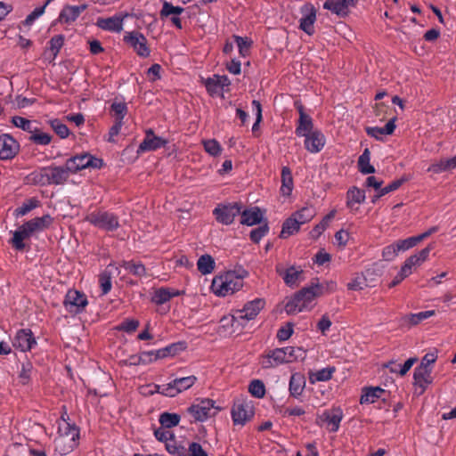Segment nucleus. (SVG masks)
Masks as SVG:
<instances>
[{
	"instance_id": "1",
	"label": "nucleus",
	"mask_w": 456,
	"mask_h": 456,
	"mask_svg": "<svg viewBox=\"0 0 456 456\" xmlns=\"http://www.w3.org/2000/svg\"><path fill=\"white\" fill-rule=\"evenodd\" d=\"M324 287L319 282H313L311 286L299 290L285 305V311L288 314L310 310L314 305L316 297L323 294Z\"/></svg>"
},
{
	"instance_id": "2",
	"label": "nucleus",
	"mask_w": 456,
	"mask_h": 456,
	"mask_svg": "<svg viewBox=\"0 0 456 456\" xmlns=\"http://www.w3.org/2000/svg\"><path fill=\"white\" fill-rule=\"evenodd\" d=\"M80 430L76 424L69 421L59 422L58 436L54 439V449L61 455L72 452L77 445Z\"/></svg>"
},
{
	"instance_id": "3",
	"label": "nucleus",
	"mask_w": 456,
	"mask_h": 456,
	"mask_svg": "<svg viewBox=\"0 0 456 456\" xmlns=\"http://www.w3.org/2000/svg\"><path fill=\"white\" fill-rule=\"evenodd\" d=\"M211 287L216 295L225 297L239 291L243 287V280L230 272L214 278Z\"/></svg>"
},
{
	"instance_id": "4",
	"label": "nucleus",
	"mask_w": 456,
	"mask_h": 456,
	"mask_svg": "<svg viewBox=\"0 0 456 456\" xmlns=\"http://www.w3.org/2000/svg\"><path fill=\"white\" fill-rule=\"evenodd\" d=\"M86 221L106 232H114L120 226L118 216L116 214L102 209L88 214Z\"/></svg>"
},
{
	"instance_id": "5",
	"label": "nucleus",
	"mask_w": 456,
	"mask_h": 456,
	"mask_svg": "<svg viewBox=\"0 0 456 456\" xmlns=\"http://www.w3.org/2000/svg\"><path fill=\"white\" fill-rule=\"evenodd\" d=\"M65 164L67 165V169L70 171L71 174H77L88 167L100 169L103 166V160L89 153H83L68 159Z\"/></svg>"
},
{
	"instance_id": "6",
	"label": "nucleus",
	"mask_w": 456,
	"mask_h": 456,
	"mask_svg": "<svg viewBox=\"0 0 456 456\" xmlns=\"http://www.w3.org/2000/svg\"><path fill=\"white\" fill-rule=\"evenodd\" d=\"M242 204L232 202L228 204H218L213 210L216 221L224 225L233 223L235 217L240 214Z\"/></svg>"
},
{
	"instance_id": "7",
	"label": "nucleus",
	"mask_w": 456,
	"mask_h": 456,
	"mask_svg": "<svg viewBox=\"0 0 456 456\" xmlns=\"http://www.w3.org/2000/svg\"><path fill=\"white\" fill-rule=\"evenodd\" d=\"M123 41L131 46L138 56L147 58L151 54L147 38L139 31L134 30L126 32Z\"/></svg>"
},
{
	"instance_id": "8",
	"label": "nucleus",
	"mask_w": 456,
	"mask_h": 456,
	"mask_svg": "<svg viewBox=\"0 0 456 456\" xmlns=\"http://www.w3.org/2000/svg\"><path fill=\"white\" fill-rule=\"evenodd\" d=\"M294 106L299 114L295 134L298 137H305L315 130L314 129V120L310 115L305 113V107L300 101H296Z\"/></svg>"
},
{
	"instance_id": "9",
	"label": "nucleus",
	"mask_w": 456,
	"mask_h": 456,
	"mask_svg": "<svg viewBox=\"0 0 456 456\" xmlns=\"http://www.w3.org/2000/svg\"><path fill=\"white\" fill-rule=\"evenodd\" d=\"M219 408L215 406V401L211 399H203L197 403H193L188 408V412L193 417L195 421H205L211 416V411Z\"/></svg>"
},
{
	"instance_id": "10",
	"label": "nucleus",
	"mask_w": 456,
	"mask_h": 456,
	"mask_svg": "<svg viewBox=\"0 0 456 456\" xmlns=\"http://www.w3.org/2000/svg\"><path fill=\"white\" fill-rule=\"evenodd\" d=\"M64 305L70 313H80L87 305L86 296L78 290L69 289L64 299Z\"/></svg>"
},
{
	"instance_id": "11",
	"label": "nucleus",
	"mask_w": 456,
	"mask_h": 456,
	"mask_svg": "<svg viewBox=\"0 0 456 456\" xmlns=\"http://www.w3.org/2000/svg\"><path fill=\"white\" fill-rule=\"evenodd\" d=\"M167 141L160 136H157L153 130L149 128L145 131V137L137 149V153H144L147 151H154L165 147Z\"/></svg>"
},
{
	"instance_id": "12",
	"label": "nucleus",
	"mask_w": 456,
	"mask_h": 456,
	"mask_svg": "<svg viewBox=\"0 0 456 456\" xmlns=\"http://www.w3.org/2000/svg\"><path fill=\"white\" fill-rule=\"evenodd\" d=\"M433 246L430 244L425 248L421 249L419 253L414 254L408 257L403 265L401 267L400 273L404 277H408L412 273V268L415 266H419L422 263H424L428 256L430 251L432 250Z\"/></svg>"
},
{
	"instance_id": "13",
	"label": "nucleus",
	"mask_w": 456,
	"mask_h": 456,
	"mask_svg": "<svg viewBox=\"0 0 456 456\" xmlns=\"http://www.w3.org/2000/svg\"><path fill=\"white\" fill-rule=\"evenodd\" d=\"M275 271L283 279L285 284L292 288L298 286L303 274V270L300 267L291 265L285 268L282 264L276 265Z\"/></svg>"
},
{
	"instance_id": "14",
	"label": "nucleus",
	"mask_w": 456,
	"mask_h": 456,
	"mask_svg": "<svg viewBox=\"0 0 456 456\" xmlns=\"http://www.w3.org/2000/svg\"><path fill=\"white\" fill-rule=\"evenodd\" d=\"M36 345V338L29 329L19 330L12 340V346L21 352L30 351Z\"/></svg>"
},
{
	"instance_id": "15",
	"label": "nucleus",
	"mask_w": 456,
	"mask_h": 456,
	"mask_svg": "<svg viewBox=\"0 0 456 456\" xmlns=\"http://www.w3.org/2000/svg\"><path fill=\"white\" fill-rule=\"evenodd\" d=\"M343 418V411L339 407L325 410L322 414L319 416V419L326 423L327 429L333 433L339 429L340 422Z\"/></svg>"
},
{
	"instance_id": "16",
	"label": "nucleus",
	"mask_w": 456,
	"mask_h": 456,
	"mask_svg": "<svg viewBox=\"0 0 456 456\" xmlns=\"http://www.w3.org/2000/svg\"><path fill=\"white\" fill-rule=\"evenodd\" d=\"M20 145L17 141L9 134L0 136V159L3 160L13 159L19 152Z\"/></svg>"
},
{
	"instance_id": "17",
	"label": "nucleus",
	"mask_w": 456,
	"mask_h": 456,
	"mask_svg": "<svg viewBox=\"0 0 456 456\" xmlns=\"http://www.w3.org/2000/svg\"><path fill=\"white\" fill-rule=\"evenodd\" d=\"M70 174L71 172L67 169L66 164L64 166H47L48 185L64 184Z\"/></svg>"
},
{
	"instance_id": "18",
	"label": "nucleus",
	"mask_w": 456,
	"mask_h": 456,
	"mask_svg": "<svg viewBox=\"0 0 456 456\" xmlns=\"http://www.w3.org/2000/svg\"><path fill=\"white\" fill-rule=\"evenodd\" d=\"M231 414L235 425H244L250 419L254 412L248 403L238 402L233 404Z\"/></svg>"
},
{
	"instance_id": "19",
	"label": "nucleus",
	"mask_w": 456,
	"mask_h": 456,
	"mask_svg": "<svg viewBox=\"0 0 456 456\" xmlns=\"http://www.w3.org/2000/svg\"><path fill=\"white\" fill-rule=\"evenodd\" d=\"M326 137L323 133L315 129L311 134L305 136V148L311 153L320 152L325 146Z\"/></svg>"
},
{
	"instance_id": "20",
	"label": "nucleus",
	"mask_w": 456,
	"mask_h": 456,
	"mask_svg": "<svg viewBox=\"0 0 456 456\" xmlns=\"http://www.w3.org/2000/svg\"><path fill=\"white\" fill-rule=\"evenodd\" d=\"M53 222V218L49 214H46L41 217H35L25 222L22 226L32 236L36 232H40L49 228Z\"/></svg>"
},
{
	"instance_id": "21",
	"label": "nucleus",
	"mask_w": 456,
	"mask_h": 456,
	"mask_svg": "<svg viewBox=\"0 0 456 456\" xmlns=\"http://www.w3.org/2000/svg\"><path fill=\"white\" fill-rule=\"evenodd\" d=\"M303 16L299 20V28L307 35L314 33V22L316 20V11L311 4L302 7Z\"/></svg>"
},
{
	"instance_id": "22",
	"label": "nucleus",
	"mask_w": 456,
	"mask_h": 456,
	"mask_svg": "<svg viewBox=\"0 0 456 456\" xmlns=\"http://www.w3.org/2000/svg\"><path fill=\"white\" fill-rule=\"evenodd\" d=\"M265 300L261 298H256L250 302H248L243 309L237 313L236 319L250 321L256 318L259 312L265 306Z\"/></svg>"
},
{
	"instance_id": "23",
	"label": "nucleus",
	"mask_w": 456,
	"mask_h": 456,
	"mask_svg": "<svg viewBox=\"0 0 456 456\" xmlns=\"http://www.w3.org/2000/svg\"><path fill=\"white\" fill-rule=\"evenodd\" d=\"M186 342L180 341L167 346L157 351L144 352L142 356L155 355V359H162L167 356H175L186 349Z\"/></svg>"
},
{
	"instance_id": "24",
	"label": "nucleus",
	"mask_w": 456,
	"mask_h": 456,
	"mask_svg": "<svg viewBox=\"0 0 456 456\" xmlns=\"http://www.w3.org/2000/svg\"><path fill=\"white\" fill-rule=\"evenodd\" d=\"M48 175H47V166L46 167H41L28 175H27L23 182L25 184L28 185H34V186H48Z\"/></svg>"
},
{
	"instance_id": "25",
	"label": "nucleus",
	"mask_w": 456,
	"mask_h": 456,
	"mask_svg": "<svg viewBox=\"0 0 456 456\" xmlns=\"http://www.w3.org/2000/svg\"><path fill=\"white\" fill-rule=\"evenodd\" d=\"M231 85V81L227 76H220L214 75L211 77H208L205 81V86L208 93L210 95H215L222 91L224 87H227Z\"/></svg>"
},
{
	"instance_id": "26",
	"label": "nucleus",
	"mask_w": 456,
	"mask_h": 456,
	"mask_svg": "<svg viewBox=\"0 0 456 456\" xmlns=\"http://www.w3.org/2000/svg\"><path fill=\"white\" fill-rule=\"evenodd\" d=\"M183 293H184V291H183V290H178V289H170V288H167V287H161V288L157 289L154 291V293L151 297V302L158 305H163V304L168 302L171 298L179 297V296L183 295Z\"/></svg>"
},
{
	"instance_id": "27",
	"label": "nucleus",
	"mask_w": 456,
	"mask_h": 456,
	"mask_svg": "<svg viewBox=\"0 0 456 456\" xmlns=\"http://www.w3.org/2000/svg\"><path fill=\"white\" fill-rule=\"evenodd\" d=\"M431 373L432 368H415L413 373L414 385L419 387L421 388V392H424L428 386L432 383L433 378Z\"/></svg>"
},
{
	"instance_id": "28",
	"label": "nucleus",
	"mask_w": 456,
	"mask_h": 456,
	"mask_svg": "<svg viewBox=\"0 0 456 456\" xmlns=\"http://www.w3.org/2000/svg\"><path fill=\"white\" fill-rule=\"evenodd\" d=\"M96 25L102 30L120 32L123 29V18L118 15L109 18H98Z\"/></svg>"
},
{
	"instance_id": "29",
	"label": "nucleus",
	"mask_w": 456,
	"mask_h": 456,
	"mask_svg": "<svg viewBox=\"0 0 456 456\" xmlns=\"http://www.w3.org/2000/svg\"><path fill=\"white\" fill-rule=\"evenodd\" d=\"M395 120L396 118H392L383 127L367 126L365 128L366 134L377 140H382L384 135L392 134L394 133L395 129Z\"/></svg>"
},
{
	"instance_id": "30",
	"label": "nucleus",
	"mask_w": 456,
	"mask_h": 456,
	"mask_svg": "<svg viewBox=\"0 0 456 456\" xmlns=\"http://www.w3.org/2000/svg\"><path fill=\"white\" fill-rule=\"evenodd\" d=\"M240 224L252 226L260 224L263 218L262 213L257 207L240 211Z\"/></svg>"
},
{
	"instance_id": "31",
	"label": "nucleus",
	"mask_w": 456,
	"mask_h": 456,
	"mask_svg": "<svg viewBox=\"0 0 456 456\" xmlns=\"http://www.w3.org/2000/svg\"><path fill=\"white\" fill-rule=\"evenodd\" d=\"M417 361L418 359L416 357H411L409 358L403 364H401L396 361L391 360L384 364V367L387 368L391 373L404 376Z\"/></svg>"
},
{
	"instance_id": "32",
	"label": "nucleus",
	"mask_w": 456,
	"mask_h": 456,
	"mask_svg": "<svg viewBox=\"0 0 456 456\" xmlns=\"http://www.w3.org/2000/svg\"><path fill=\"white\" fill-rule=\"evenodd\" d=\"M305 387V379L301 373H293L290 376L289 391L291 396L297 398L300 396Z\"/></svg>"
},
{
	"instance_id": "33",
	"label": "nucleus",
	"mask_w": 456,
	"mask_h": 456,
	"mask_svg": "<svg viewBox=\"0 0 456 456\" xmlns=\"http://www.w3.org/2000/svg\"><path fill=\"white\" fill-rule=\"evenodd\" d=\"M281 186L280 191L282 196L289 197L291 195L294 183L291 170L289 167H283L281 168Z\"/></svg>"
},
{
	"instance_id": "34",
	"label": "nucleus",
	"mask_w": 456,
	"mask_h": 456,
	"mask_svg": "<svg viewBox=\"0 0 456 456\" xmlns=\"http://www.w3.org/2000/svg\"><path fill=\"white\" fill-rule=\"evenodd\" d=\"M113 268L118 270V267H115L114 265L112 263H110L106 267V269L99 274V284H100V288L102 289V295H106L111 290V288H112V281H111L112 270L111 269H113Z\"/></svg>"
},
{
	"instance_id": "35",
	"label": "nucleus",
	"mask_w": 456,
	"mask_h": 456,
	"mask_svg": "<svg viewBox=\"0 0 456 456\" xmlns=\"http://www.w3.org/2000/svg\"><path fill=\"white\" fill-rule=\"evenodd\" d=\"M336 372V367L329 366L316 371H309V381L311 384L316 382H325L332 379L333 374Z\"/></svg>"
},
{
	"instance_id": "36",
	"label": "nucleus",
	"mask_w": 456,
	"mask_h": 456,
	"mask_svg": "<svg viewBox=\"0 0 456 456\" xmlns=\"http://www.w3.org/2000/svg\"><path fill=\"white\" fill-rule=\"evenodd\" d=\"M385 390L379 387H366L362 390V394L360 398L361 404H369L375 403L379 398L382 396Z\"/></svg>"
},
{
	"instance_id": "37",
	"label": "nucleus",
	"mask_w": 456,
	"mask_h": 456,
	"mask_svg": "<svg viewBox=\"0 0 456 456\" xmlns=\"http://www.w3.org/2000/svg\"><path fill=\"white\" fill-rule=\"evenodd\" d=\"M349 0H327L323 8L338 15L346 14Z\"/></svg>"
},
{
	"instance_id": "38",
	"label": "nucleus",
	"mask_w": 456,
	"mask_h": 456,
	"mask_svg": "<svg viewBox=\"0 0 456 456\" xmlns=\"http://www.w3.org/2000/svg\"><path fill=\"white\" fill-rule=\"evenodd\" d=\"M316 215V210L313 206H305L292 214L293 217L298 221L300 225L310 222Z\"/></svg>"
},
{
	"instance_id": "39",
	"label": "nucleus",
	"mask_w": 456,
	"mask_h": 456,
	"mask_svg": "<svg viewBox=\"0 0 456 456\" xmlns=\"http://www.w3.org/2000/svg\"><path fill=\"white\" fill-rule=\"evenodd\" d=\"M291 215L289 218H287L283 224L282 229L280 234V237L282 239H286L295 233H297L300 229V224H298V221H296Z\"/></svg>"
},
{
	"instance_id": "40",
	"label": "nucleus",
	"mask_w": 456,
	"mask_h": 456,
	"mask_svg": "<svg viewBox=\"0 0 456 456\" xmlns=\"http://www.w3.org/2000/svg\"><path fill=\"white\" fill-rule=\"evenodd\" d=\"M370 151L366 148L358 159V169L363 175L375 173V168L370 163Z\"/></svg>"
},
{
	"instance_id": "41",
	"label": "nucleus",
	"mask_w": 456,
	"mask_h": 456,
	"mask_svg": "<svg viewBox=\"0 0 456 456\" xmlns=\"http://www.w3.org/2000/svg\"><path fill=\"white\" fill-rule=\"evenodd\" d=\"M36 132H32L28 137L29 142L37 145L45 146L51 143L53 136L45 133L38 126L35 127Z\"/></svg>"
},
{
	"instance_id": "42",
	"label": "nucleus",
	"mask_w": 456,
	"mask_h": 456,
	"mask_svg": "<svg viewBox=\"0 0 456 456\" xmlns=\"http://www.w3.org/2000/svg\"><path fill=\"white\" fill-rule=\"evenodd\" d=\"M29 237L30 235L28 233V232L23 228L22 225H20L18 230L13 232V236L10 240V243L16 250L22 251L25 248V243L23 240Z\"/></svg>"
},
{
	"instance_id": "43",
	"label": "nucleus",
	"mask_w": 456,
	"mask_h": 456,
	"mask_svg": "<svg viewBox=\"0 0 456 456\" xmlns=\"http://www.w3.org/2000/svg\"><path fill=\"white\" fill-rule=\"evenodd\" d=\"M120 266L136 277H142L146 275V268L141 262H135L134 260H124L120 264Z\"/></svg>"
},
{
	"instance_id": "44",
	"label": "nucleus",
	"mask_w": 456,
	"mask_h": 456,
	"mask_svg": "<svg viewBox=\"0 0 456 456\" xmlns=\"http://www.w3.org/2000/svg\"><path fill=\"white\" fill-rule=\"evenodd\" d=\"M84 7L67 6L60 13V20L66 23H70L77 19Z\"/></svg>"
},
{
	"instance_id": "45",
	"label": "nucleus",
	"mask_w": 456,
	"mask_h": 456,
	"mask_svg": "<svg viewBox=\"0 0 456 456\" xmlns=\"http://www.w3.org/2000/svg\"><path fill=\"white\" fill-rule=\"evenodd\" d=\"M365 200V193L357 187H353L346 193V206L353 208L354 204H360Z\"/></svg>"
},
{
	"instance_id": "46",
	"label": "nucleus",
	"mask_w": 456,
	"mask_h": 456,
	"mask_svg": "<svg viewBox=\"0 0 456 456\" xmlns=\"http://www.w3.org/2000/svg\"><path fill=\"white\" fill-rule=\"evenodd\" d=\"M215 260L210 255L201 256L197 262L198 270L202 274H208L212 273L215 268Z\"/></svg>"
},
{
	"instance_id": "47",
	"label": "nucleus",
	"mask_w": 456,
	"mask_h": 456,
	"mask_svg": "<svg viewBox=\"0 0 456 456\" xmlns=\"http://www.w3.org/2000/svg\"><path fill=\"white\" fill-rule=\"evenodd\" d=\"M184 9L181 6H174L171 3L167 1H164L162 4V8L159 12V16L161 20L167 19L170 16L180 15L183 12Z\"/></svg>"
},
{
	"instance_id": "48",
	"label": "nucleus",
	"mask_w": 456,
	"mask_h": 456,
	"mask_svg": "<svg viewBox=\"0 0 456 456\" xmlns=\"http://www.w3.org/2000/svg\"><path fill=\"white\" fill-rule=\"evenodd\" d=\"M181 417L176 413L163 412L160 414L159 421L160 425L167 428H171L177 426L180 422Z\"/></svg>"
},
{
	"instance_id": "49",
	"label": "nucleus",
	"mask_w": 456,
	"mask_h": 456,
	"mask_svg": "<svg viewBox=\"0 0 456 456\" xmlns=\"http://www.w3.org/2000/svg\"><path fill=\"white\" fill-rule=\"evenodd\" d=\"M39 206V200L36 198L26 200L22 205L15 209L16 216H24Z\"/></svg>"
},
{
	"instance_id": "50",
	"label": "nucleus",
	"mask_w": 456,
	"mask_h": 456,
	"mask_svg": "<svg viewBox=\"0 0 456 456\" xmlns=\"http://www.w3.org/2000/svg\"><path fill=\"white\" fill-rule=\"evenodd\" d=\"M197 380L198 379L194 375L183 378H175L174 379L179 394L191 388L196 383Z\"/></svg>"
},
{
	"instance_id": "51",
	"label": "nucleus",
	"mask_w": 456,
	"mask_h": 456,
	"mask_svg": "<svg viewBox=\"0 0 456 456\" xmlns=\"http://www.w3.org/2000/svg\"><path fill=\"white\" fill-rule=\"evenodd\" d=\"M166 449L172 455L188 456L187 448L182 444L177 443L175 438L167 442Z\"/></svg>"
},
{
	"instance_id": "52",
	"label": "nucleus",
	"mask_w": 456,
	"mask_h": 456,
	"mask_svg": "<svg viewBox=\"0 0 456 456\" xmlns=\"http://www.w3.org/2000/svg\"><path fill=\"white\" fill-rule=\"evenodd\" d=\"M110 111L114 113L116 120L123 121L128 111L127 105L125 102L114 101L110 105Z\"/></svg>"
},
{
	"instance_id": "53",
	"label": "nucleus",
	"mask_w": 456,
	"mask_h": 456,
	"mask_svg": "<svg viewBox=\"0 0 456 456\" xmlns=\"http://www.w3.org/2000/svg\"><path fill=\"white\" fill-rule=\"evenodd\" d=\"M12 123L18 128L22 129L23 131H26L29 134L35 131V126L33 125V122L29 119H27L23 117L20 116H14L12 118Z\"/></svg>"
},
{
	"instance_id": "54",
	"label": "nucleus",
	"mask_w": 456,
	"mask_h": 456,
	"mask_svg": "<svg viewBox=\"0 0 456 456\" xmlns=\"http://www.w3.org/2000/svg\"><path fill=\"white\" fill-rule=\"evenodd\" d=\"M248 392L256 398H263L265 395V387L262 380L254 379L248 386Z\"/></svg>"
},
{
	"instance_id": "55",
	"label": "nucleus",
	"mask_w": 456,
	"mask_h": 456,
	"mask_svg": "<svg viewBox=\"0 0 456 456\" xmlns=\"http://www.w3.org/2000/svg\"><path fill=\"white\" fill-rule=\"evenodd\" d=\"M282 348L284 351H286V358L288 362H292L305 357V351L301 347L286 346Z\"/></svg>"
},
{
	"instance_id": "56",
	"label": "nucleus",
	"mask_w": 456,
	"mask_h": 456,
	"mask_svg": "<svg viewBox=\"0 0 456 456\" xmlns=\"http://www.w3.org/2000/svg\"><path fill=\"white\" fill-rule=\"evenodd\" d=\"M51 127L61 139H65L69 134L68 126L62 123L60 119H52L49 121Z\"/></svg>"
},
{
	"instance_id": "57",
	"label": "nucleus",
	"mask_w": 456,
	"mask_h": 456,
	"mask_svg": "<svg viewBox=\"0 0 456 456\" xmlns=\"http://www.w3.org/2000/svg\"><path fill=\"white\" fill-rule=\"evenodd\" d=\"M278 412L284 418L300 417L305 413V411L300 406L285 407L281 406Z\"/></svg>"
},
{
	"instance_id": "58",
	"label": "nucleus",
	"mask_w": 456,
	"mask_h": 456,
	"mask_svg": "<svg viewBox=\"0 0 456 456\" xmlns=\"http://www.w3.org/2000/svg\"><path fill=\"white\" fill-rule=\"evenodd\" d=\"M204 150L211 156H219L222 152L221 144L215 139H210L203 142Z\"/></svg>"
},
{
	"instance_id": "59",
	"label": "nucleus",
	"mask_w": 456,
	"mask_h": 456,
	"mask_svg": "<svg viewBox=\"0 0 456 456\" xmlns=\"http://www.w3.org/2000/svg\"><path fill=\"white\" fill-rule=\"evenodd\" d=\"M404 182H405V179L401 178V179H397V180L391 182L389 184H387L385 187H382L380 189V191L377 193V195L375 196V199H373L372 201L374 202L376 199H379L389 192L396 191L397 189H399L401 187V185Z\"/></svg>"
},
{
	"instance_id": "60",
	"label": "nucleus",
	"mask_w": 456,
	"mask_h": 456,
	"mask_svg": "<svg viewBox=\"0 0 456 456\" xmlns=\"http://www.w3.org/2000/svg\"><path fill=\"white\" fill-rule=\"evenodd\" d=\"M269 232L267 224L260 225L250 232L249 237L254 243H258Z\"/></svg>"
},
{
	"instance_id": "61",
	"label": "nucleus",
	"mask_w": 456,
	"mask_h": 456,
	"mask_svg": "<svg viewBox=\"0 0 456 456\" xmlns=\"http://www.w3.org/2000/svg\"><path fill=\"white\" fill-rule=\"evenodd\" d=\"M419 242L416 236L409 237L404 240H398L395 241L396 250L406 251L413 247H415Z\"/></svg>"
},
{
	"instance_id": "62",
	"label": "nucleus",
	"mask_w": 456,
	"mask_h": 456,
	"mask_svg": "<svg viewBox=\"0 0 456 456\" xmlns=\"http://www.w3.org/2000/svg\"><path fill=\"white\" fill-rule=\"evenodd\" d=\"M64 43V37L62 35H56L51 38L49 41V49L53 53V58H55L61 48L62 47Z\"/></svg>"
},
{
	"instance_id": "63",
	"label": "nucleus",
	"mask_w": 456,
	"mask_h": 456,
	"mask_svg": "<svg viewBox=\"0 0 456 456\" xmlns=\"http://www.w3.org/2000/svg\"><path fill=\"white\" fill-rule=\"evenodd\" d=\"M154 436L157 440L164 442L166 445L167 444V442L175 438L174 434L169 430V428H164L162 426L155 429Z\"/></svg>"
},
{
	"instance_id": "64",
	"label": "nucleus",
	"mask_w": 456,
	"mask_h": 456,
	"mask_svg": "<svg viewBox=\"0 0 456 456\" xmlns=\"http://www.w3.org/2000/svg\"><path fill=\"white\" fill-rule=\"evenodd\" d=\"M234 40L239 48L240 54L243 57L247 56L249 53L251 41H248L247 37H242L240 36H234Z\"/></svg>"
}]
</instances>
